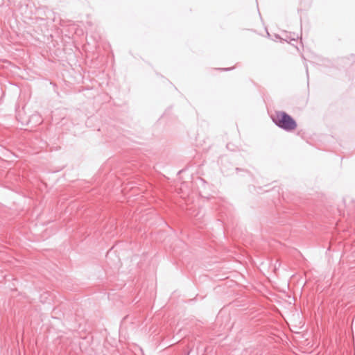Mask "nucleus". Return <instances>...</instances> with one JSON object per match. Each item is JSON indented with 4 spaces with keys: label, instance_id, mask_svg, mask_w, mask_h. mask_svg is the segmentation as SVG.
Wrapping results in <instances>:
<instances>
[{
    "label": "nucleus",
    "instance_id": "1",
    "mask_svg": "<svg viewBox=\"0 0 355 355\" xmlns=\"http://www.w3.org/2000/svg\"><path fill=\"white\" fill-rule=\"evenodd\" d=\"M271 119L275 125L288 132L295 130L297 126L294 118L284 111H275Z\"/></svg>",
    "mask_w": 355,
    "mask_h": 355
},
{
    "label": "nucleus",
    "instance_id": "2",
    "mask_svg": "<svg viewBox=\"0 0 355 355\" xmlns=\"http://www.w3.org/2000/svg\"><path fill=\"white\" fill-rule=\"evenodd\" d=\"M221 70L223 71H230L232 69V68H223V69H220Z\"/></svg>",
    "mask_w": 355,
    "mask_h": 355
},
{
    "label": "nucleus",
    "instance_id": "3",
    "mask_svg": "<svg viewBox=\"0 0 355 355\" xmlns=\"http://www.w3.org/2000/svg\"><path fill=\"white\" fill-rule=\"evenodd\" d=\"M306 71L307 76H309V73H308V69L307 68L306 69Z\"/></svg>",
    "mask_w": 355,
    "mask_h": 355
}]
</instances>
